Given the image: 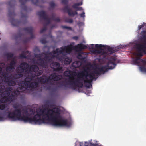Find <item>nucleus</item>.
Masks as SVG:
<instances>
[{
    "instance_id": "32",
    "label": "nucleus",
    "mask_w": 146,
    "mask_h": 146,
    "mask_svg": "<svg viewBox=\"0 0 146 146\" xmlns=\"http://www.w3.org/2000/svg\"><path fill=\"white\" fill-rule=\"evenodd\" d=\"M0 102L2 104H5L6 103L8 102L6 97L3 96L0 98Z\"/></svg>"
},
{
    "instance_id": "30",
    "label": "nucleus",
    "mask_w": 146,
    "mask_h": 146,
    "mask_svg": "<svg viewBox=\"0 0 146 146\" xmlns=\"http://www.w3.org/2000/svg\"><path fill=\"white\" fill-rule=\"evenodd\" d=\"M15 57H14L13 59L12 60L11 62H10V64L9 66L13 68V69L15 68V66L16 64V62L15 60Z\"/></svg>"
},
{
    "instance_id": "54",
    "label": "nucleus",
    "mask_w": 146,
    "mask_h": 146,
    "mask_svg": "<svg viewBox=\"0 0 146 146\" xmlns=\"http://www.w3.org/2000/svg\"><path fill=\"white\" fill-rule=\"evenodd\" d=\"M55 15L53 13H52V16L51 17V19L52 20H54V19L55 18Z\"/></svg>"
},
{
    "instance_id": "28",
    "label": "nucleus",
    "mask_w": 146,
    "mask_h": 146,
    "mask_svg": "<svg viewBox=\"0 0 146 146\" xmlns=\"http://www.w3.org/2000/svg\"><path fill=\"white\" fill-rule=\"evenodd\" d=\"M45 105L48 107H51L54 106V104L50 100H47L45 102Z\"/></svg>"
},
{
    "instance_id": "19",
    "label": "nucleus",
    "mask_w": 146,
    "mask_h": 146,
    "mask_svg": "<svg viewBox=\"0 0 146 146\" xmlns=\"http://www.w3.org/2000/svg\"><path fill=\"white\" fill-rule=\"evenodd\" d=\"M88 46V45H85L82 44H79L75 46V48L80 51H81L83 49H87Z\"/></svg>"
},
{
    "instance_id": "14",
    "label": "nucleus",
    "mask_w": 146,
    "mask_h": 146,
    "mask_svg": "<svg viewBox=\"0 0 146 146\" xmlns=\"http://www.w3.org/2000/svg\"><path fill=\"white\" fill-rule=\"evenodd\" d=\"M103 50H104V51L106 52V55H104V57L109 54H112L118 51L117 49L116 50L114 48L109 46H104Z\"/></svg>"
},
{
    "instance_id": "24",
    "label": "nucleus",
    "mask_w": 146,
    "mask_h": 146,
    "mask_svg": "<svg viewBox=\"0 0 146 146\" xmlns=\"http://www.w3.org/2000/svg\"><path fill=\"white\" fill-rule=\"evenodd\" d=\"M55 74L54 73L52 74L48 78L47 77L48 80V83L51 84V81L52 80H54V75Z\"/></svg>"
},
{
    "instance_id": "55",
    "label": "nucleus",
    "mask_w": 146,
    "mask_h": 146,
    "mask_svg": "<svg viewBox=\"0 0 146 146\" xmlns=\"http://www.w3.org/2000/svg\"><path fill=\"white\" fill-rule=\"evenodd\" d=\"M5 118L4 117L0 115V121H4Z\"/></svg>"
},
{
    "instance_id": "25",
    "label": "nucleus",
    "mask_w": 146,
    "mask_h": 146,
    "mask_svg": "<svg viewBox=\"0 0 146 146\" xmlns=\"http://www.w3.org/2000/svg\"><path fill=\"white\" fill-rule=\"evenodd\" d=\"M55 74L54 73L52 74L48 78L47 77L48 80V83L51 84V81L52 80H54V75Z\"/></svg>"
},
{
    "instance_id": "10",
    "label": "nucleus",
    "mask_w": 146,
    "mask_h": 146,
    "mask_svg": "<svg viewBox=\"0 0 146 146\" xmlns=\"http://www.w3.org/2000/svg\"><path fill=\"white\" fill-rule=\"evenodd\" d=\"M39 84L38 82H24L23 84L22 91L26 90L28 88L33 89L37 87Z\"/></svg>"
},
{
    "instance_id": "11",
    "label": "nucleus",
    "mask_w": 146,
    "mask_h": 146,
    "mask_svg": "<svg viewBox=\"0 0 146 146\" xmlns=\"http://www.w3.org/2000/svg\"><path fill=\"white\" fill-rule=\"evenodd\" d=\"M146 45V42L143 44H139L137 45V48L138 50V53L137 54V55L140 57H142L143 55L142 52L145 54H146V47L145 45Z\"/></svg>"
},
{
    "instance_id": "7",
    "label": "nucleus",
    "mask_w": 146,
    "mask_h": 146,
    "mask_svg": "<svg viewBox=\"0 0 146 146\" xmlns=\"http://www.w3.org/2000/svg\"><path fill=\"white\" fill-rule=\"evenodd\" d=\"M50 52H46V53H43V54H45V56L44 57L42 58H41L42 54H36L35 57L38 58V61H40L39 62V65L41 66L43 68H46L47 66L48 65V62H50L51 58H53L50 57L47 54L50 55L49 54Z\"/></svg>"
},
{
    "instance_id": "59",
    "label": "nucleus",
    "mask_w": 146,
    "mask_h": 146,
    "mask_svg": "<svg viewBox=\"0 0 146 146\" xmlns=\"http://www.w3.org/2000/svg\"><path fill=\"white\" fill-rule=\"evenodd\" d=\"M90 145H91L93 146H95L97 145V144L96 143H94L92 142H90Z\"/></svg>"
},
{
    "instance_id": "31",
    "label": "nucleus",
    "mask_w": 146,
    "mask_h": 146,
    "mask_svg": "<svg viewBox=\"0 0 146 146\" xmlns=\"http://www.w3.org/2000/svg\"><path fill=\"white\" fill-rule=\"evenodd\" d=\"M2 69L1 67H0V74L2 75L1 76L3 77V79L4 78L5 79L7 77V73L4 72H2Z\"/></svg>"
},
{
    "instance_id": "44",
    "label": "nucleus",
    "mask_w": 146,
    "mask_h": 146,
    "mask_svg": "<svg viewBox=\"0 0 146 146\" xmlns=\"http://www.w3.org/2000/svg\"><path fill=\"white\" fill-rule=\"evenodd\" d=\"M13 68L10 67V66H7L6 68V70L7 72H9L11 71V70Z\"/></svg>"
},
{
    "instance_id": "47",
    "label": "nucleus",
    "mask_w": 146,
    "mask_h": 146,
    "mask_svg": "<svg viewBox=\"0 0 146 146\" xmlns=\"http://www.w3.org/2000/svg\"><path fill=\"white\" fill-rule=\"evenodd\" d=\"M62 28L64 29H67L70 30H72V28L70 27H68L65 26H62Z\"/></svg>"
},
{
    "instance_id": "53",
    "label": "nucleus",
    "mask_w": 146,
    "mask_h": 146,
    "mask_svg": "<svg viewBox=\"0 0 146 146\" xmlns=\"http://www.w3.org/2000/svg\"><path fill=\"white\" fill-rule=\"evenodd\" d=\"M85 12H83L81 14H80V15L81 17L84 18L85 17Z\"/></svg>"
},
{
    "instance_id": "51",
    "label": "nucleus",
    "mask_w": 146,
    "mask_h": 146,
    "mask_svg": "<svg viewBox=\"0 0 146 146\" xmlns=\"http://www.w3.org/2000/svg\"><path fill=\"white\" fill-rule=\"evenodd\" d=\"M53 21H55V22H59L60 21V19L59 18H58V17L56 18H55V19H54V20Z\"/></svg>"
},
{
    "instance_id": "48",
    "label": "nucleus",
    "mask_w": 146,
    "mask_h": 146,
    "mask_svg": "<svg viewBox=\"0 0 146 146\" xmlns=\"http://www.w3.org/2000/svg\"><path fill=\"white\" fill-rule=\"evenodd\" d=\"M142 36L143 38L145 39L146 38V36L145 35L146 34V31H143L142 32Z\"/></svg>"
},
{
    "instance_id": "62",
    "label": "nucleus",
    "mask_w": 146,
    "mask_h": 146,
    "mask_svg": "<svg viewBox=\"0 0 146 146\" xmlns=\"http://www.w3.org/2000/svg\"><path fill=\"white\" fill-rule=\"evenodd\" d=\"M80 146H88V145H84L83 143H80Z\"/></svg>"
},
{
    "instance_id": "39",
    "label": "nucleus",
    "mask_w": 146,
    "mask_h": 146,
    "mask_svg": "<svg viewBox=\"0 0 146 146\" xmlns=\"http://www.w3.org/2000/svg\"><path fill=\"white\" fill-rule=\"evenodd\" d=\"M6 108V105L5 104H0V110H4Z\"/></svg>"
},
{
    "instance_id": "5",
    "label": "nucleus",
    "mask_w": 146,
    "mask_h": 146,
    "mask_svg": "<svg viewBox=\"0 0 146 146\" xmlns=\"http://www.w3.org/2000/svg\"><path fill=\"white\" fill-rule=\"evenodd\" d=\"M74 48V46L70 44L64 47H61L60 48H57L55 50L49 53V54H50L52 58H54L58 56L60 54H62L64 55L65 52L69 54L72 52Z\"/></svg>"
},
{
    "instance_id": "49",
    "label": "nucleus",
    "mask_w": 146,
    "mask_h": 146,
    "mask_svg": "<svg viewBox=\"0 0 146 146\" xmlns=\"http://www.w3.org/2000/svg\"><path fill=\"white\" fill-rule=\"evenodd\" d=\"M61 3L64 5H67L68 3V0H62Z\"/></svg>"
},
{
    "instance_id": "58",
    "label": "nucleus",
    "mask_w": 146,
    "mask_h": 146,
    "mask_svg": "<svg viewBox=\"0 0 146 146\" xmlns=\"http://www.w3.org/2000/svg\"><path fill=\"white\" fill-rule=\"evenodd\" d=\"M83 10V9L82 7H78L76 9V11L82 10Z\"/></svg>"
},
{
    "instance_id": "13",
    "label": "nucleus",
    "mask_w": 146,
    "mask_h": 146,
    "mask_svg": "<svg viewBox=\"0 0 146 146\" xmlns=\"http://www.w3.org/2000/svg\"><path fill=\"white\" fill-rule=\"evenodd\" d=\"M94 44H91L89 47V48L90 49H92V52L96 55H102L103 58H104V55L106 54V52L104 51V50H95L94 49Z\"/></svg>"
},
{
    "instance_id": "63",
    "label": "nucleus",
    "mask_w": 146,
    "mask_h": 146,
    "mask_svg": "<svg viewBox=\"0 0 146 146\" xmlns=\"http://www.w3.org/2000/svg\"><path fill=\"white\" fill-rule=\"evenodd\" d=\"M54 27H55V25H51V29H52Z\"/></svg>"
},
{
    "instance_id": "27",
    "label": "nucleus",
    "mask_w": 146,
    "mask_h": 146,
    "mask_svg": "<svg viewBox=\"0 0 146 146\" xmlns=\"http://www.w3.org/2000/svg\"><path fill=\"white\" fill-rule=\"evenodd\" d=\"M77 58L78 59L84 61L86 60V57L82 54H79L77 56Z\"/></svg>"
},
{
    "instance_id": "20",
    "label": "nucleus",
    "mask_w": 146,
    "mask_h": 146,
    "mask_svg": "<svg viewBox=\"0 0 146 146\" xmlns=\"http://www.w3.org/2000/svg\"><path fill=\"white\" fill-rule=\"evenodd\" d=\"M35 76L33 75H31L30 76H29L26 78L25 79V82H22L21 83V89H22L23 88V84L24 82H31L34 78Z\"/></svg>"
},
{
    "instance_id": "45",
    "label": "nucleus",
    "mask_w": 146,
    "mask_h": 146,
    "mask_svg": "<svg viewBox=\"0 0 146 146\" xmlns=\"http://www.w3.org/2000/svg\"><path fill=\"white\" fill-rule=\"evenodd\" d=\"M11 94L13 95V96L15 97L17 95V92L15 90L12 91L11 92Z\"/></svg>"
},
{
    "instance_id": "41",
    "label": "nucleus",
    "mask_w": 146,
    "mask_h": 146,
    "mask_svg": "<svg viewBox=\"0 0 146 146\" xmlns=\"http://www.w3.org/2000/svg\"><path fill=\"white\" fill-rule=\"evenodd\" d=\"M5 88V86L3 85H0V93H1Z\"/></svg>"
},
{
    "instance_id": "60",
    "label": "nucleus",
    "mask_w": 146,
    "mask_h": 146,
    "mask_svg": "<svg viewBox=\"0 0 146 146\" xmlns=\"http://www.w3.org/2000/svg\"><path fill=\"white\" fill-rule=\"evenodd\" d=\"M22 34H19L17 35V38H19L22 37Z\"/></svg>"
},
{
    "instance_id": "22",
    "label": "nucleus",
    "mask_w": 146,
    "mask_h": 146,
    "mask_svg": "<svg viewBox=\"0 0 146 146\" xmlns=\"http://www.w3.org/2000/svg\"><path fill=\"white\" fill-rule=\"evenodd\" d=\"M23 30L25 32H27L28 33L32 34L33 31V28L32 27H30L24 28L23 29Z\"/></svg>"
},
{
    "instance_id": "15",
    "label": "nucleus",
    "mask_w": 146,
    "mask_h": 146,
    "mask_svg": "<svg viewBox=\"0 0 146 146\" xmlns=\"http://www.w3.org/2000/svg\"><path fill=\"white\" fill-rule=\"evenodd\" d=\"M58 58L60 61H63L64 64H69L72 62V58L64 55L62 56H57L56 57Z\"/></svg>"
},
{
    "instance_id": "23",
    "label": "nucleus",
    "mask_w": 146,
    "mask_h": 146,
    "mask_svg": "<svg viewBox=\"0 0 146 146\" xmlns=\"http://www.w3.org/2000/svg\"><path fill=\"white\" fill-rule=\"evenodd\" d=\"M81 63L78 61H76L73 62L72 64V66L74 68H78L81 65Z\"/></svg>"
},
{
    "instance_id": "35",
    "label": "nucleus",
    "mask_w": 146,
    "mask_h": 146,
    "mask_svg": "<svg viewBox=\"0 0 146 146\" xmlns=\"http://www.w3.org/2000/svg\"><path fill=\"white\" fill-rule=\"evenodd\" d=\"M140 60V58L139 57H136L133 59V62L135 64H139L140 63L139 60Z\"/></svg>"
},
{
    "instance_id": "34",
    "label": "nucleus",
    "mask_w": 146,
    "mask_h": 146,
    "mask_svg": "<svg viewBox=\"0 0 146 146\" xmlns=\"http://www.w3.org/2000/svg\"><path fill=\"white\" fill-rule=\"evenodd\" d=\"M13 95L11 94L10 95L6 97L8 102H11L13 101V99L14 98Z\"/></svg>"
},
{
    "instance_id": "50",
    "label": "nucleus",
    "mask_w": 146,
    "mask_h": 146,
    "mask_svg": "<svg viewBox=\"0 0 146 146\" xmlns=\"http://www.w3.org/2000/svg\"><path fill=\"white\" fill-rule=\"evenodd\" d=\"M50 6L52 8H53L55 6V4L53 2H51L50 3Z\"/></svg>"
},
{
    "instance_id": "33",
    "label": "nucleus",
    "mask_w": 146,
    "mask_h": 146,
    "mask_svg": "<svg viewBox=\"0 0 146 146\" xmlns=\"http://www.w3.org/2000/svg\"><path fill=\"white\" fill-rule=\"evenodd\" d=\"M17 73H18L17 72ZM19 74H15L13 75V77L15 79H17L20 78L22 77L23 76V75L21 74V73H19Z\"/></svg>"
},
{
    "instance_id": "4",
    "label": "nucleus",
    "mask_w": 146,
    "mask_h": 146,
    "mask_svg": "<svg viewBox=\"0 0 146 146\" xmlns=\"http://www.w3.org/2000/svg\"><path fill=\"white\" fill-rule=\"evenodd\" d=\"M15 3L16 2L15 0H11L7 3V5L10 7L9 9L8 15L9 17V20L12 25L14 26L18 27L22 24H25L26 22L27 16V15L22 14L21 17L22 20L15 19L13 18L15 15V14L13 11H12L11 10L13 9Z\"/></svg>"
},
{
    "instance_id": "64",
    "label": "nucleus",
    "mask_w": 146,
    "mask_h": 146,
    "mask_svg": "<svg viewBox=\"0 0 146 146\" xmlns=\"http://www.w3.org/2000/svg\"><path fill=\"white\" fill-rule=\"evenodd\" d=\"M141 27L140 26L139 27V29H141Z\"/></svg>"
},
{
    "instance_id": "38",
    "label": "nucleus",
    "mask_w": 146,
    "mask_h": 146,
    "mask_svg": "<svg viewBox=\"0 0 146 146\" xmlns=\"http://www.w3.org/2000/svg\"><path fill=\"white\" fill-rule=\"evenodd\" d=\"M104 46L103 45H102V44H96L95 45V47L96 48H97L99 50L100 49H102V47L104 48V46Z\"/></svg>"
},
{
    "instance_id": "12",
    "label": "nucleus",
    "mask_w": 146,
    "mask_h": 146,
    "mask_svg": "<svg viewBox=\"0 0 146 146\" xmlns=\"http://www.w3.org/2000/svg\"><path fill=\"white\" fill-rule=\"evenodd\" d=\"M50 67L55 72L62 73L63 71V68L61 66L60 64L57 62H53L50 64Z\"/></svg>"
},
{
    "instance_id": "17",
    "label": "nucleus",
    "mask_w": 146,
    "mask_h": 146,
    "mask_svg": "<svg viewBox=\"0 0 146 146\" xmlns=\"http://www.w3.org/2000/svg\"><path fill=\"white\" fill-rule=\"evenodd\" d=\"M4 82L9 86H13L16 84V82L13 80L12 77H7L5 78Z\"/></svg>"
},
{
    "instance_id": "1",
    "label": "nucleus",
    "mask_w": 146,
    "mask_h": 146,
    "mask_svg": "<svg viewBox=\"0 0 146 146\" xmlns=\"http://www.w3.org/2000/svg\"><path fill=\"white\" fill-rule=\"evenodd\" d=\"M19 104H14L13 107L15 109L11 112L9 111L6 112L8 114L7 117L12 121L18 120L24 122L34 123L35 124L40 125L45 123L46 121L51 122V124L55 126H66L67 125L66 120L62 119L60 113L59 109L54 108L46 111L44 109L40 113H37L33 117L27 116H22V111L19 108Z\"/></svg>"
},
{
    "instance_id": "29",
    "label": "nucleus",
    "mask_w": 146,
    "mask_h": 146,
    "mask_svg": "<svg viewBox=\"0 0 146 146\" xmlns=\"http://www.w3.org/2000/svg\"><path fill=\"white\" fill-rule=\"evenodd\" d=\"M54 74H55L54 75V81H58L60 80L62 78V76L57 75L56 73H54Z\"/></svg>"
},
{
    "instance_id": "2",
    "label": "nucleus",
    "mask_w": 146,
    "mask_h": 146,
    "mask_svg": "<svg viewBox=\"0 0 146 146\" xmlns=\"http://www.w3.org/2000/svg\"><path fill=\"white\" fill-rule=\"evenodd\" d=\"M88 68L84 69L80 72L78 73L77 77L80 80L83 81L85 86L90 88L92 86L91 83L94 79L96 80L95 78V75L97 76L100 75L101 74H104L105 70L107 71L106 67L97 68L96 69H94L92 72H90Z\"/></svg>"
},
{
    "instance_id": "56",
    "label": "nucleus",
    "mask_w": 146,
    "mask_h": 146,
    "mask_svg": "<svg viewBox=\"0 0 146 146\" xmlns=\"http://www.w3.org/2000/svg\"><path fill=\"white\" fill-rule=\"evenodd\" d=\"M141 62L143 63L144 65H146V60H143V59L141 60Z\"/></svg>"
},
{
    "instance_id": "16",
    "label": "nucleus",
    "mask_w": 146,
    "mask_h": 146,
    "mask_svg": "<svg viewBox=\"0 0 146 146\" xmlns=\"http://www.w3.org/2000/svg\"><path fill=\"white\" fill-rule=\"evenodd\" d=\"M63 10L64 11H66L70 16L74 17L75 15H78V13L76 11L73 12L72 9L69 8L68 5L64 7Z\"/></svg>"
},
{
    "instance_id": "57",
    "label": "nucleus",
    "mask_w": 146,
    "mask_h": 146,
    "mask_svg": "<svg viewBox=\"0 0 146 146\" xmlns=\"http://www.w3.org/2000/svg\"><path fill=\"white\" fill-rule=\"evenodd\" d=\"M79 38L78 36H74L72 37V38L75 40H77Z\"/></svg>"
},
{
    "instance_id": "21",
    "label": "nucleus",
    "mask_w": 146,
    "mask_h": 146,
    "mask_svg": "<svg viewBox=\"0 0 146 146\" xmlns=\"http://www.w3.org/2000/svg\"><path fill=\"white\" fill-rule=\"evenodd\" d=\"M12 90V88L8 87L5 91H3L1 93V96H2V95L3 96H5L6 97L10 95V91Z\"/></svg>"
},
{
    "instance_id": "61",
    "label": "nucleus",
    "mask_w": 146,
    "mask_h": 146,
    "mask_svg": "<svg viewBox=\"0 0 146 146\" xmlns=\"http://www.w3.org/2000/svg\"><path fill=\"white\" fill-rule=\"evenodd\" d=\"M3 79L2 77L0 76V84L3 81Z\"/></svg>"
},
{
    "instance_id": "37",
    "label": "nucleus",
    "mask_w": 146,
    "mask_h": 146,
    "mask_svg": "<svg viewBox=\"0 0 146 146\" xmlns=\"http://www.w3.org/2000/svg\"><path fill=\"white\" fill-rule=\"evenodd\" d=\"M5 55L7 57L8 59H9L13 57L14 56V54L11 53H8L6 54Z\"/></svg>"
},
{
    "instance_id": "18",
    "label": "nucleus",
    "mask_w": 146,
    "mask_h": 146,
    "mask_svg": "<svg viewBox=\"0 0 146 146\" xmlns=\"http://www.w3.org/2000/svg\"><path fill=\"white\" fill-rule=\"evenodd\" d=\"M38 82L42 84L48 83L47 77L45 75H42L41 77L38 79Z\"/></svg>"
},
{
    "instance_id": "3",
    "label": "nucleus",
    "mask_w": 146,
    "mask_h": 146,
    "mask_svg": "<svg viewBox=\"0 0 146 146\" xmlns=\"http://www.w3.org/2000/svg\"><path fill=\"white\" fill-rule=\"evenodd\" d=\"M64 75L68 78L58 82V84L60 85L58 86V87H64L65 90L71 88L75 89L77 87L81 88L83 87V82L80 81V79L78 77L77 78L75 77L76 76L75 72L70 70L66 71L64 72Z\"/></svg>"
},
{
    "instance_id": "8",
    "label": "nucleus",
    "mask_w": 146,
    "mask_h": 146,
    "mask_svg": "<svg viewBox=\"0 0 146 146\" xmlns=\"http://www.w3.org/2000/svg\"><path fill=\"white\" fill-rule=\"evenodd\" d=\"M37 14L40 18H42L44 20L47 21V23L44 24V27L40 31V33H42L47 30V26L50 23V19L48 17V15L43 10L38 12Z\"/></svg>"
},
{
    "instance_id": "43",
    "label": "nucleus",
    "mask_w": 146,
    "mask_h": 146,
    "mask_svg": "<svg viewBox=\"0 0 146 146\" xmlns=\"http://www.w3.org/2000/svg\"><path fill=\"white\" fill-rule=\"evenodd\" d=\"M140 70L143 72H146V68L143 66H141L140 67Z\"/></svg>"
},
{
    "instance_id": "46",
    "label": "nucleus",
    "mask_w": 146,
    "mask_h": 146,
    "mask_svg": "<svg viewBox=\"0 0 146 146\" xmlns=\"http://www.w3.org/2000/svg\"><path fill=\"white\" fill-rule=\"evenodd\" d=\"M20 58H26V56L25 54L24 53H22L20 54Z\"/></svg>"
},
{
    "instance_id": "40",
    "label": "nucleus",
    "mask_w": 146,
    "mask_h": 146,
    "mask_svg": "<svg viewBox=\"0 0 146 146\" xmlns=\"http://www.w3.org/2000/svg\"><path fill=\"white\" fill-rule=\"evenodd\" d=\"M43 73V71L42 70H39V71L35 72V76H39L42 75Z\"/></svg>"
},
{
    "instance_id": "52",
    "label": "nucleus",
    "mask_w": 146,
    "mask_h": 146,
    "mask_svg": "<svg viewBox=\"0 0 146 146\" xmlns=\"http://www.w3.org/2000/svg\"><path fill=\"white\" fill-rule=\"evenodd\" d=\"M41 42L43 44H45L47 43V42L45 39H42L40 40Z\"/></svg>"
},
{
    "instance_id": "26",
    "label": "nucleus",
    "mask_w": 146,
    "mask_h": 146,
    "mask_svg": "<svg viewBox=\"0 0 146 146\" xmlns=\"http://www.w3.org/2000/svg\"><path fill=\"white\" fill-rule=\"evenodd\" d=\"M30 34L31 35L30 38H27L23 40V42L24 43H26L30 40L31 39H32L34 38V36L33 34V33L32 34Z\"/></svg>"
},
{
    "instance_id": "6",
    "label": "nucleus",
    "mask_w": 146,
    "mask_h": 146,
    "mask_svg": "<svg viewBox=\"0 0 146 146\" xmlns=\"http://www.w3.org/2000/svg\"><path fill=\"white\" fill-rule=\"evenodd\" d=\"M29 67V65L27 62H22L19 66L16 68V71L18 73H23L25 71L26 72L28 73L30 71L35 72L39 69L38 67L35 65L31 66L29 69H28Z\"/></svg>"
},
{
    "instance_id": "36",
    "label": "nucleus",
    "mask_w": 146,
    "mask_h": 146,
    "mask_svg": "<svg viewBox=\"0 0 146 146\" xmlns=\"http://www.w3.org/2000/svg\"><path fill=\"white\" fill-rule=\"evenodd\" d=\"M82 5V3L81 2L80 3H75L72 5V7L73 8L76 9L78 8V6L81 5Z\"/></svg>"
},
{
    "instance_id": "9",
    "label": "nucleus",
    "mask_w": 146,
    "mask_h": 146,
    "mask_svg": "<svg viewBox=\"0 0 146 146\" xmlns=\"http://www.w3.org/2000/svg\"><path fill=\"white\" fill-rule=\"evenodd\" d=\"M116 58L115 57H112L110 58L109 60V61L107 63V66H103L101 67H106L107 71L105 70V72L108 71L109 69H113L116 66Z\"/></svg>"
},
{
    "instance_id": "42",
    "label": "nucleus",
    "mask_w": 146,
    "mask_h": 146,
    "mask_svg": "<svg viewBox=\"0 0 146 146\" xmlns=\"http://www.w3.org/2000/svg\"><path fill=\"white\" fill-rule=\"evenodd\" d=\"M65 22L69 23H72L73 22V20L67 18L65 20Z\"/></svg>"
}]
</instances>
